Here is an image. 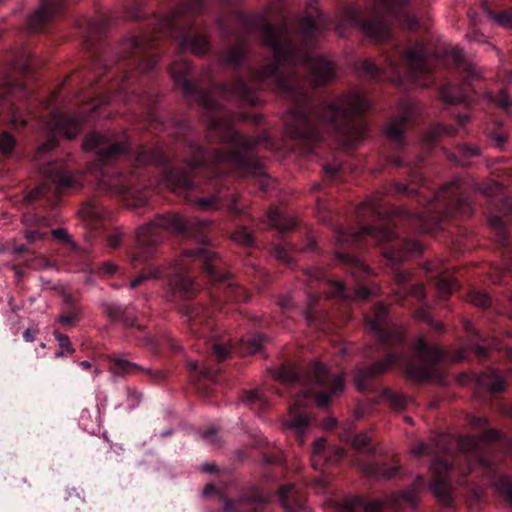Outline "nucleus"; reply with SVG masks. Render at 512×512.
<instances>
[{"label": "nucleus", "instance_id": "nucleus-14", "mask_svg": "<svg viewBox=\"0 0 512 512\" xmlns=\"http://www.w3.org/2000/svg\"><path fill=\"white\" fill-rule=\"evenodd\" d=\"M370 329L375 335L382 341L385 342L391 337L399 338L401 332L398 328L392 327L387 320L386 311L383 305H378L375 308L374 316L367 319Z\"/></svg>", "mask_w": 512, "mask_h": 512}, {"label": "nucleus", "instance_id": "nucleus-13", "mask_svg": "<svg viewBox=\"0 0 512 512\" xmlns=\"http://www.w3.org/2000/svg\"><path fill=\"white\" fill-rule=\"evenodd\" d=\"M62 10L60 0H43L38 9L29 16L28 28L31 31H39L48 21L58 15Z\"/></svg>", "mask_w": 512, "mask_h": 512}, {"label": "nucleus", "instance_id": "nucleus-55", "mask_svg": "<svg viewBox=\"0 0 512 512\" xmlns=\"http://www.w3.org/2000/svg\"><path fill=\"white\" fill-rule=\"evenodd\" d=\"M489 224L499 234L502 233L504 225L501 218H499L498 216H493L489 219Z\"/></svg>", "mask_w": 512, "mask_h": 512}, {"label": "nucleus", "instance_id": "nucleus-59", "mask_svg": "<svg viewBox=\"0 0 512 512\" xmlns=\"http://www.w3.org/2000/svg\"><path fill=\"white\" fill-rule=\"evenodd\" d=\"M258 399V394L256 391H247L244 393L242 397V401L246 404H251Z\"/></svg>", "mask_w": 512, "mask_h": 512}, {"label": "nucleus", "instance_id": "nucleus-35", "mask_svg": "<svg viewBox=\"0 0 512 512\" xmlns=\"http://www.w3.org/2000/svg\"><path fill=\"white\" fill-rule=\"evenodd\" d=\"M194 204L203 210H217L220 208L219 198L217 196L196 199Z\"/></svg>", "mask_w": 512, "mask_h": 512}, {"label": "nucleus", "instance_id": "nucleus-32", "mask_svg": "<svg viewBox=\"0 0 512 512\" xmlns=\"http://www.w3.org/2000/svg\"><path fill=\"white\" fill-rule=\"evenodd\" d=\"M480 383L492 392H502L505 388V382L498 373L484 374Z\"/></svg>", "mask_w": 512, "mask_h": 512}, {"label": "nucleus", "instance_id": "nucleus-30", "mask_svg": "<svg viewBox=\"0 0 512 512\" xmlns=\"http://www.w3.org/2000/svg\"><path fill=\"white\" fill-rule=\"evenodd\" d=\"M8 96L24 97L22 84H5L0 87V112L9 103Z\"/></svg>", "mask_w": 512, "mask_h": 512}, {"label": "nucleus", "instance_id": "nucleus-7", "mask_svg": "<svg viewBox=\"0 0 512 512\" xmlns=\"http://www.w3.org/2000/svg\"><path fill=\"white\" fill-rule=\"evenodd\" d=\"M196 224L175 213L157 216L152 222L137 231V243L141 248L157 244L162 239V230L185 236Z\"/></svg>", "mask_w": 512, "mask_h": 512}, {"label": "nucleus", "instance_id": "nucleus-46", "mask_svg": "<svg viewBox=\"0 0 512 512\" xmlns=\"http://www.w3.org/2000/svg\"><path fill=\"white\" fill-rule=\"evenodd\" d=\"M498 491L512 503V484L506 480H501L497 484Z\"/></svg>", "mask_w": 512, "mask_h": 512}, {"label": "nucleus", "instance_id": "nucleus-11", "mask_svg": "<svg viewBox=\"0 0 512 512\" xmlns=\"http://www.w3.org/2000/svg\"><path fill=\"white\" fill-rule=\"evenodd\" d=\"M83 148L86 151H94L98 159L104 161L124 152L126 145L123 142L112 140L106 136L91 133L84 140Z\"/></svg>", "mask_w": 512, "mask_h": 512}, {"label": "nucleus", "instance_id": "nucleus-6", "mask_svg": "<svg viewBox=\"0 0 512 512\" xmlns=\"http://www.w3.org/2000/svg\"><path fill=\"white\" fill-rule=\"evenodd\" d=\"M414 350L420 363L409 364L406 368L408 375L416 380L442 381L445 354L429 345L424 337L418 338Z\"/></svg>", "mask_w": 512, "mask_h": 512}, {"label": "nucleus", "instance_id": "nucleus-3", "mask_svg": "<svg viewBox=\"0 0 512 512\" xmlns=\"http://www.w3.org/2000/svg\"><path fill=\"white\" fill-rule=\"evenodd\" d=\"M209 128L219 130L223 142L232 144L234 149L229 153L216 151L213 155L215 163H226L242 176L257 177L263 175L261 167L247 150L251 145V140L244 139L239 135L225 118L223 112L219 111L216 116H213Z\"/></svg>", "mask_w": 512, "mask_h": 512}, {"label": "nucleus", "instance_id": "nucleus-62", "mask_svg": "<svg viewBox=\"0 0 512 512\" xmlns=\"http://www.w3.org/2000/svg\"><path fill=\"white\" fill-rule=\"evenodd\" d=\"M460 153L463 156H477L479 155V149L472 148L469 146H463L460 148Z\"/></svg>", "mask_w": 512, "mask_h": 512}, {"label": "nucleus", "instance_id": "nucleus-20", "mask_svg": "<svg viewBox=\"0 0 512 512\" xmlns=\"http://www.w3.org/2000/svg\"><path fill=\"white\" fill-rule=\"evenodd\" d=\"M370 234L373 238L379 241H392L396 237V233L390 226H383L380 228H363L356 233L346 231H339L337 240L338 242L356 241L361 234Z\"/></svg>", "mask_w": 512, "mask_h": 512}, {"label": "nucleus", "instance_id": "nucleus-24", "mask_svg": "<svg viewBox=\"0 0 512 512\" xmlns=\"http://www.w3.org/2000/svg\"><path fill=\"white\" fill-rule=\"evenodd\" d=\"M108 360L112 364V366L109 368V371L113 376L136 375L140 372H150L149 369H146L136 363L128 361L118 355L109 356Z\"/></svg>", "mask_w": 512, "mask_h": 512}, {"label": "nucleus", "instance_id": "nucleus-36", "mask_svg": "<svg viewBox=\"0 0 512 512\" xmlns=\"http://www.w3.org/2000/svg\"><path fill=\"white\" fill-rule=\"evenodd\" d=\"M13 67L26 70L30 65V54L27 51L19 52L14 58L12 62Z\"/></svg>", "mask_w": 512, "mask_h": 512}, {"label": "nucleus", "instance_id": "nucleus-16", "mask_svg": "<svg viewBox=\"0 0 512 512\" xmlns=\"http://www.w3.org/2000/svg\"><path fill=\"white\" fill-rule=\"evenodd\" d=\"M430 471L434 477L430 484L431 490L439 499L446 500L450 493V485L447 482V463L442 460L435 459L430 466Z\"/></svg>", "mask_w": 512, "mask_h": 512}, {"label": "nucleus", "instance_id": "nucleus-52", "mask_svg": "<svg viewBox=\"0 0 512 512\" xmlns=\"http://www.w3.org/2000/svg\"><path fill=\"white\" fill-rule=\"evenodd\" d=\"M400 467L398 465H393L391 466L390 468L388 469H381L379 470L378 474L381 476V477H384V478H387V479H391V478H394L398 471H399Z\"/></svg>", "mask_w": 512, "mask_h": 512}, {"label": "nucleus", "instance_id": "nucleus-43", "mask_svg": "<svg viewBox=\"0 0 512 512\" xmlns=\"http://www.w3.org/2000/svg\"><path fill=\"white\" fill-rule=\"evenodd\" d=\"M477 444L478 439L475 438L474 436L461 438L458 440V445L460 449L464 452H471L472 450H474V448H476Z\"/></svg>", "mask_w": 512, "mask_h": 512}, {"label": "nucleus", "instance_id": "nucleus-28", "mask_svg": "<svg viewBox=\"0 0 512 512\" xmlns=\"http://www.w3.org/2000/svg\"><path fill=\"white\" fill-rule=\"evenodd\" d=\"M293 490V485L282 487L279 492L280 503L287 512H300L302 505L298 500L294 499Z\"/></svg>", "mask_w": 512, "mask_h": 512}, {"label": "nucleus", "instance_id": "nucleus-33", "mask_svg": "<svg viewBox=\"0 0 512 512\" xmlns=\"http://www.w3.org/2000/svg\"><path fill=\"white\" fill-rule=\"evenodd\" d=\"M436 286L439 294L444 297L457 288V283L452 275L443 273L438 277Z\"/></svg>", "mask_w": 512, "mask_h": 512}, {"label": "nucleus", "instance_id": "nucleus-4", "mask_svg": "<svg viewBox=\"0 0 512 512\" xmlns=\"http://www.w3.org/2000/svg\"><path fill=\"white\" fill-rule=\"evenodd\" d=\"M410 0H373L372 4L361 11L357 6L349 5L343 10V21L348 25H359L364 32L377 41L390 36L388 26L383 22L386 16L399 17L404 13Z\"/></svg>", "mask_w": 512, "mask_h": 512}, {"label": "nucleus", "instance_id": "nucleus-51", "mask_svg": "<svg viewBox=\"0 0 512 512\" xmlns=\"http://www.w3.org/2000/svg\"><path fill=\"white\" fill-rule=\"evenodd\" d=\"M463 71L466 73V76L472 80L478 79L481 76V73L477 67L471 63L466 64L463 67Z\"/></svg>", "mask_w": 512, "mask_h": 512}, {"label": "nucleus", "instance_id": "nucleus-22", "mask_svg": "<svg viewBox=\"0 0 512 512\" xmlns=\"http://www.w3.org/2000/svg\"><path fill=\"white\" fill-rule=\"evenodd\" d=\"M41 171L57 184L58 188H71L78 185L76 178L65 172L62 163H49L43 166Z\"/></svg>", "mask_w": 512, "mask_h": 512}, {"label": "nucleus", "instance_id": "nucleus-29", "mask_svg": "<svg viewBox=\"0 0 512 512\" xmlns=\"http://www.w3.org/2000/svg\"><path fill=\"white\" fill-rule=\"evenodd\" d=\"M347 512H357L362 508L364 512H381L382 505L380 502L363 503L360 499H349L344 502Z\"/></svg>", "mask_w": 512, "mask_h": 512}, {"label": "nucleus", "instance_id": "nucleus-57", "mask_svg": "<svg viewBox=\"0 0 512 512\" xmlns=\"http://www.w3.org/2000/svg\"><path fill=\"white\" fill-rule=\"evenodd\" d=\"M275 257L283 262H289L290 256L282 247H276L274 250Z\"/></svg>", "mask_w": 512, "mask_h": 512}, {"label": "nucleus", "instance_id": "nucleus-17", "mask_svg": "<svg viewBox=\"0 0 512 512\" xmlns=\"http://www.w3.org/2000/svg\"><path fill=\"white\" fill-rule=\"evenodd\" d=\"M414 109L406 107L397 117L393 118L386 126L385 132L388 139L396 145L404 144V133L408 128V121L412 117Z\"/></svg>", "mask_w": 512, "mask_h": 512}, {"label": "nucleus", "instance_id": "nucleus-5", "mask_svg": "<svg viewBox=\"0 0 512 512\" xmlns=\"http://www.w3.org/2000/svg\"><path fill=\"white\" fill-rule=\"evenodd\" d=\"M213 255L205 248H199L196 250H186L182 256L169 266H162L158 268H150L146 273H143L136 277L130 283V288L134 289L141 285L148 279H156L162 276L170 278L169 287L173 290L179 289L183 292H188L193 286V280L185 276V272L188 270V258H200L203 260L207 273L217 280L215 268L212 265Z\"/></svg>", "mask_w": 512, "mask_h": 512}, {"label": "nucleus", "instance_id": "nucleus-39", "mask_svg": "<svg viewBox=\"0 0 512 512\" xmlns=\"http://www.w3.org/2000/svg\"><path fill=\"white\" fill-rule=\"evenodd\" d=\"M243 54H244L243 48L241 46H237V47L229 50L225 54L224 60H225V62H227L229 64L236 65L241 61Z\"/></svg>", "mask_w": 512, "mask_h": 512}, {"label": "nucleus", "instance_id": "nucleus-38", "mask_svg": "<svg viewBox=\"0 0 512 512\" xmlns=\"http://www.w3.org/2000/svg\"><path fill=\"white\" fill-rule=\"evenodd\" d=\"M277 377L284 382H294L298 379V374L293 367L283 366L280 368Z\"/></svg>", "mask_w": 512, "mask_h": 512}, {"label": "nucleus", "instance_id": "nucleus-34", "mask_svg": "<svg viewBox=\"0 0 512 512\" xmlns=\"http://www.w3.org/2000/svg\"><path fill=\"white\" fill-rule=\"evenodd\" d=\"M53 335L60 346V350L56 352L57 357H64L66 354L74 353V348L72 347V343L67 335L61 334L58 331H54Z\"/></svg>", "mask_w": 512, "mask_h": 512}, {"label": "nucleus", "instance_id": "nucleus-41", "mask_svg": "<svg viewBox=\"0 0 512 512\" xmlns=\"http://www.w3.org/2000/svg\"><path fill=\"white\" fill-rule=\"evenodd\" d=\"M469 301L479 307H487L490 305L489 297L482 292H472L469 296Z\"/></svg>", "mask_w": 512, "mask_h": 512}, {"label": "nucleus", "instance_id": "nucleus-1", "mask_svg": "<svg viewBox=\"0 0 512 512\" xmlns=\"http://www.w3.org/2000/svg\"><path fill=\"white\" fill-rule=\"evenodd\" d=\"M265 44L271 49L276 64L265 66L256 73V77L265 80L274 75L277 69L285 64L294 65L302 62L312 76L315 85H320L335 76L334 64L321 56L309 54L307 51H296L291 33L286 27L274 29L269 25L262 28Z\"/></svg>", "mask_w": 512, "mask_h": 512}, {"label": "nucleus", "instance_id": "nucleus-42", "mask_svg": "<svg viewBox=\"0 0 512 512\" xmlns=\"http://www.w3.org/2000/svg\"><path fill=\"white\" fill-rule=\"evenodd\" d=\"M242 345L244 346L245 353L248 354H255L257 353L262 346L261 338L260 337H254L252 339H249L245 342H242Z\"/></svg>", "mask_w": 512, "mask_h": 512}, {"label": "nucleus", "instance_id": "nucleus-19", "mask_svg": "<svg viewBox=\"0 0 512 512\" xmlns=\"http://www.w3.org/2000/svg\"><path fill=\"white\" fill-rule=\"evenodd\" d=\"M303 405L302 400H296L289 409L290 419L286 423L287 428L294 432L300 444L303 443V437L310 424L308 416L299 412V408Z\"/></svg>", "mask_w": 512, "mask_h": 512}, {"label": "nucleus", "instance_id": "nucleus-58", "mask_svg": "<svg viewBox=\"0 0 512 512\" xmlns=\"http://www.w3.org/2000/svg\"><path fill=\"white\" fill-rule=\"evenodd\" d=\"M52 235H53L54 238L62 240V241H69L70 240V237L67 234L65 229H61V228L54 229L52 231Z\"/></svg>", "mask_w": 512, "mask_h": 512}, {"label": "nucleus", "instance_id": "nucleus-64", "mask_svg": "<svg viewBox=\"0 0 512 512\" xmlns=\"http://www.w3.org/2000/svg\"><path fill=\"white\" fill-rule=\"evenodd\" d=\"M121 238H122V234L121 233H114L112 235L109 236L108 238V244L110 247H117L118 244L120 243L121 241Z\"/></svg>", "mask_w": 512, "mask_h": 512}, {"label": "nucleus", "instance_id": "nucleus-49", "mask_svg": "<svg viewBox=\"0 0 512 512\" xmlns=\"http://www.w3.org/2000/svg\"><path fill=\"white\" fill-rule=\"evenodd\" d=\"M201 438L207 444L217 446L219 442L218 434L215 429H210L201 434Z\"/></svg>", "mask_w": 512, "mask_h": 512}, {"label": "nucleus", "instance_id": "nucleus-15", "mask_svg": "<svg viewBox=\"0 0 512 512\" xmlns=\"http://www.w3.org/2000/svg\"><path fill=\"white\" fill-rule=\"evenodd\" d=\"M82 128V121L74 116L54 114L48 129L55 135H63L67 139L76 137Z\"/></svg>", "mask_w": 512, "mask_h": 512}, {"label": "nucleus", "instance_id": "nucleus-18", "mask_svg": "<svg viewBox=\"0 0 512 512\" xmlns=\"http://www.w3.org/2000/svg\"><path fill=\"white\" fill-rule=\"evenodd\" d=\"M400 361L401 359L399 356L395 354H389L386 359L379 361L374 365H369L364 368L357 369L354 376L356 387L359 390H363L365 388V381L368 377L374 374L384 373L392 364L398 363Z\"/></svg>", "mask_w": 512, "mask_h": 512}, {"label": "nucleus", "instance_id": "nucleus-53", "mask_svg": "<svg viewBox=\"0 0 512 512\" xmlns=\"http://www.w3.org/2000/svg\"><path fill=\"white\" fill-rule=\"evenodd\" d=\"M496 103L503 107L504 109H508L512 105V101L505 93H500L495 99Z\"/></svg>", "mask_w": 512, "mask_h": 512}, {"label": "nucleus", "instance_id": "nucleus-12", "mask_svg": "<svg viewBox=\"0 0 512 512\" xmlns=\"http://www.w3.org/2000/svg\"><path fill=\"white\" fill-rule=\"evenodd\" d=\"M343 455L341 448L328 446L324 438H319L313 444L311 463L315 469H322L325 465L337 462Z\"/></svg>", "mask_w": 512, "mask_h": 512}, {"label": "nucleus", "instance_id": "nucleus-50", "mask_svg": "<svg viewBox=\"0 0 512 512\" xmlns=\"http://www.w3.org/2000/svg\"><path fill=\"white\" fill-rule=\"evenodd\" d=\"M368 443L369 437L365 433L356 435L352 441L353 446L356 447L357 449L365 448L368 445Z\"/></svg>", "mask_w": 512, "mask_h": 512}, {"label": "nucleus", "instance_id": "nucleus-26", "mask_svg": "<svg viewBox=\"0 0 512 512\" xmlns=\"http://www.w3.org/2000/svg\"><path fill=\"white\" fill-rule=\"evenodd\" d=\"M189 71L190 66L188 62L184 60L174 62L170 67L171 77L178 85L182 87L186 94H188L192 89L190 82L187 80Z\"/></svg>", "mask_w": 512, "mask_h": 512}, {"label": "nucleus", "instance_id": "nucleus-44", "mask_svg": "<svg viewBox=\"0 0 512 512\" xmlns=\"http://www.w3.org/2000/svg\"><path fill=\"white\" fill-rule=\"evenodd\" d=\"M79 312L77 310H73L67 314H62L58 317L57 322L63 326L69 327L74 324L77 320Z\"/></svg>", "mask_w": 512, "mask_h": 512}, {"label": "nucleus", "instance_id": "nucleus-37", "mask_svg": "<svg viewBox=\"0 0 512 512\" xmlns=\"http://www.w3.org/2000/svg\"><path fill=\"white\" fill-rule=\"evenodd\" d=\"M15 147L14 138L7 132H4L0 135V151L3 154H9L13 151Z\"/></svg>", "mask_w": 512, "mask_h": 512}, {"label": "nucleus", "instance_id": "nucleus-23", "mask_svg": "<svg viewBox=\"0 0 512 512\" xmlns=\"http://www.w3.org/2000/svg\"><path fill=\"white\" fill-rule=\"evenodd\" d=\"M301 28L305 38H309L322 28V15L317 2L310 3L306 16L302 19Z\"/></svg>", "mask_w": 512, "mask_h": 512}, {"label": "nucleus", "instance_id": "nucleus-10", "mask_svg": "<svg viewBox=\"0 0 512 512\" xmlns=\"http://www.w3.org/2000/svg\"><path fill=\"white\" fill-rule=\"evenodd\" d=\"M284 121L286 133L293 139L319 141L323 138L322 133L312 124L311 119L302 109L289 111Z\"/></svg>", "mask_w": 512, "mask_h": 512}, {"label": "nucleus", "instance_id": "nucleus-8", "mask_svg": "<svg viewBox=\"0 0 512 512\" xmlns=\"http://www.w3.org/2000/svg\"><path fill=\"white\" fill-rule=\"evenodd\" d=\"M308 386L305 394L316 395L317 405L326 407L334 397H337L344 390V381L341 375L331 374L327 368L315 362L310 368ZM304 397H307L305 395Z\"/></svg>", "mask_w": 512, "mask_h": 512}, {"label": "nucleus", "instance_id": "nucleus-61", "mask_svg": "<svg viewBox=\"0 0 512 512\" xmlns=\"http://www.w3.org/2000/svg\"><path fill=\"white\" fill-rule=\"evenodd\" d=\"M364 127L357 128L354 135L348 139V143L354 145L357 140H360L364 136Z\"/></svg>", "mask_w": 512, "mask_h": 512}, {"label": "nucleus", "instance_id": "nucleus-2", "mask_svg": "<svg viewBox=\"0 0 512 512\" xmlns=\"http://www.w3.org/2000/svg\"><path fill=\"white\" fill-rule=\"evenodd\" d=\"M402 60L405 69L398 65L395 58L387 57L385 66L376 65L371 60H364L360 70L373 78L384 74L387 79L394 82H402L404 76L411 81L420 82L421 78L428 76L433 69L434 56L420 44L409 48ZM419 84L427 85L426 82Z\"/></svg>", "mask_w": 512, "mask_h": 512}, {"label": "nucleus", "instance_id": "nucleus-48", "mask_svg": "<svg viewBox=\"0 0 512 512\" xmlns=\"http://www.w3.org/2000/svg\"><path fill=\"white\" fill-rule=\"evenodd\" d=\"M282 213L278 209H272L268 213V221L269 223L276 227L277 229L282 230L284 227L281 224Z\"/></svg>", "mask_w": 512, "mask_h": 512}, {"label": "nucleus", "instance_id": "nucleus-47", "mask_svg": "<svg viewBox=\"0 0 512 512\" xmlns=\"http://www.w3.org/2000/svg\"><path fill=\"white\" fill-rule=\"evenodd\" d=\"M212 351L218 361L225 360L231 353L229 348L221 344H214L212 346Z\"/></svg>", "mask_w": 512, "mask_h": 512}, {"label": "nucleus", "instance_id": "nucleus-60", "mask_svg": "<svg viewBox=\"0 0 512 512\" xmlns=\"http://www.w3.org/2000/svg\"><path fill=\"white\" fill-rule=\"evenodd\" d=\"M38 334L37 329H26L23 333V338L26 342H34L36 340V335Z\"/></svg>", "mask_w": 512, "mask_h": 512}, {"label": "nucleus", "instance_id": "nucleus-54", "mask_svg": "<svg viewBox=\"0 0 512 512\" xmlns=\"http://www.w3.org/2000/svg\"><path fill=\"white\" fill-rule=\"evenodd\" d=\"M206 163L205 153L202 149L197 150V158L191 160L190 166L191 167H198Z\"/></svg>", "mask_w": 512, "mask_h": 512}, {"label": "nucleus", "instance_id": "nucleus-25", "mask_svg": "<svg viewBox=\"0 0 512 512\" xmlns=\"http://www.w3.org/2000/svg\"><path fill=\"white\" fill-rule=\"evenodd\" d=\"M180 48L183 51H190L196 55L205 54L209 49V43L205 36L185 35L180 41Z\"/></svg>", "mask_w": 512, "mask_h": 512}, {"label": "nucleus", "instance_id": "nucleus-27", "mask_svg": "<svg viewBox=\"0 0 512 512\" xmlns=\"http://www.w3.org/2000/svg\"><path fill=\"white\" fill-rule=\"evenodd\" d=\"M467 85L457 87L454 85L446 86L441 91V99L445 103L458 104L467 98Z\"/></svg>", "mask_w": 512, "mask_h": 512}, {"label": "nucleus", "instance_id": "nucleus-40", "mask_svg": "<svg viewBox=\"0 0 512 512\" xmlns=\"http://www.w3.org/2000/svg\"><path fill=\"white\" fill-rule=\"evenodd\" d=\"M232 239L235 242L245 246H250L253 243L252 235L245 229L234 232Z\"/></svg>", "mask_w": 512, "mask_h": 512}, {"label": "nucleus", "instance_id": "nucleus-9", "mask_svg": "<svg viewBox=\"0 0 512 512\" xmlns=\"http://www.w3.org/2000/svg\"><path fill=\"white\" fill-rule=\"evenodd\" d=\"M370 107L369 101L359 93L344 95L328 105L322 116V123L329 122L337 125L350 117L366 112Z\"/></svg>", "mask_w": 512, "mask_h": 512}, {"label": "nucleus", "instance_id": "nucleus-56", "mask_svg": "<svg viewBox=\"0 0 512 512\" xmlns=\"http://www.w3.org/2000/svg\"><path fill=\"white\" fill-rule=\"evenodd\" d=\"M55 146H56L55 140L54 139H50L46 143L42 144L39 147V149L37 151V155L40 156L41 154L46 153V152L54 149Z\"/></svg>", "mask_w": 512, "mask_h": 512}, {"label": "nucleus", "instance_id": "nucleus-63", "mask_svg": "<svg viewBox=\"0 0 512 512\" xmlns=\"http://www.w3.org/2000/svg\"><path fill=\"white\" fill-rule=\"evenodd\" d=\"M43 194V188L38 187L35 190L31 191L25 198L24 201L30 202L38 197H40Z\"/></svg>", "mask_w": 512, "mask_h": 512}, {"label": "nucleus", "instance_id": "nucleus-21", "mask_svg": "<svg viewBox=\"0 0 512 512\" xmlns=\"http://www.w3.org/2000/svg\"><path fill=\"white\" fill-rule=\"evenodd\" d=\"M468 18L472 25L476 26L479 23L483 22V19L490 20L494 22L495 24L505 27V28H512V10L505 11L500 14H494L492 13L488 7L483 4L481 6V17L478 18L475 11L470 10L468 12Z\"/></svg>", "mask_w": 512, "mask_h": 512}, {"label": "nucleus", "instance_id": "nucleus-45", "mask_svg": "<svg viewBox=\"0 0 512 512\" xmlns=\"http://www.w3.org/2000/svg\"><path fill=\"white\" fill-rule=\"evenodd\" d=\"M386 397L388 398L390 404L397 410L403 409L406 405V400L401 395L388 392L386 393Z\"/></svg>", "mask_w": 512, "mask_h": 512}, {"label": "nucleus", "instance_id": "nucleus-31", "mask_svg": "<svg viewBox=\"0 0 512 512\" xmlns=\"http://www.w3.org/2000/svg\"><path fill=\"white\" fill-rule=\"evenodd\" d=\"M330 284L335 289L333 292L334 296H339V297H342L345 299L353 298V299L360 300V299H367L368 296L370 295V292L366 287H357L353 291V294H346V293H344V286L342 283L331 281Z\"/></svg>", "mask_w": 512, "mask_h": 512}]
</instances>
